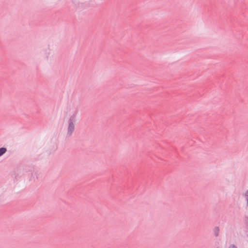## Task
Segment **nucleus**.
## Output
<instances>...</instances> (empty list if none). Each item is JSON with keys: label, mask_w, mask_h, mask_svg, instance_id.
<instances>
[{"label": "nucleus", "mask_w": 248, "mask_h": 248, "mask_svg": "<svg viewBox=\"0 0 248 248\" xmlns=\"http://www.w3.org/2000/svg\"><path fill=\"white\" fill-rule=\"evenodd\" d=\"M76 116V113L71 115L68 121V126L67 133V135L68 136H71L75 130L74 122L75 121Z\"/></svg>", "instance_id": "nucleus-1"}, {"label": "nucleus", "mask_w": 248, "mask_h": 248, "mask_svg": "<svg viewBox=\"0 0 248 248\" xmlns=\"http://www.w3.org/2000/svg\"><path fill=\"white\" fill-rule=\"evenodd\" d=\"M219 228L217 226L215 227L213 229V232L216 237H217L219 235Z\"/></svg>", "instance_id": "nucleus-2"}, {"label": "nucleus", "mask_w": 248, "mask_h": 248, "mask_svg": "<svg viewBox=\"0 0 248 248\" xmlns=\"http://www.w3.org/2000/svg\"><path fill=\"white\" fill-rule=\"evenodd\" d=\"M7 150L6 147H2L0 148V157L3 155L7 152Z\"/></svg>", "instance_id": "nucleus-3"}, {"label": "nucleus", "mask_w": 248, "mask_h": 248, "mask_svg": "<svg viewBox=\"0 0 248 248\" xmlns=\"http://www.w3.org/2000/svg\"><path fill=\"white\" fill-rule=\"evenodd\" d=\"M245 195L247 201V204L248 206V190L246 191Z\"/></svg>", "instance_id": "nucleus-4"}, {"label": "nucleus", "mask_w": 248, "mask_h": 248, "mask_svg": "<svg viewBox=\"0 0 248 248\" xmlns=\"http://www.w3.org/2000/svg\"><path fill=\"white\" fill-rule=\"evenodd\" d=\"M244 222H245V224L247 226H248V216H245V217H244Z\"/></svg>", "instance_id": "nucleus-5"}, {"label": "nucleus", "mask_w": 248, "mask_h": 248, "mask_svg": "<svg viewBox=\"0 0 248 248\" xmlns=\"http://www.w3.org/2000/svg\"><path fill=\"white\" fill-rule=\"evenodd\" d=\"M229 248H237V247L234 245H231L229 246Z\"/></svg>", "instance_id": "nucleus-6"}]
</instances>
